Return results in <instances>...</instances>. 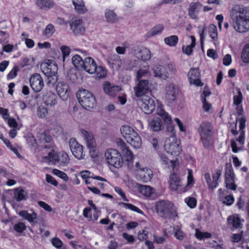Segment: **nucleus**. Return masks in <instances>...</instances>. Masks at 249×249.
Returning <instances> with one entry per match:
<instances>
[{"instance_id": "4d7b16f0", "label": "nucleus", "mask_w": 249, "mask_h": 249, "mask_svg": "<svg viewBox=\"0 0 249 249\" xmlns=\"http://www.w3.org/2000/svg\"><path fill=\"white\" fill-rule=\"evenodd\" d=\"M178 37L176 36H171L165 37L164 39L165 43L171 47L175 46L178 42Z\"/></svg>"}, {"instance_id": "a19ab883", "label": "nucleus", "mask_w": 249, "mask_h": 249, "mask_svg": "<svg viewBox=\"0 0 249 249\" xmlns=\"http://www.w3.org/2000/svg\"><path fill=\"white\" fill-rule=\"evenodd\" d=\"M36 4L42 9H50L54 6L53 0H36Z\"/></svg>"}, {"instance_id": "c756f323", "label": "nucleus", "mask_w": 249, "mask_h": 249, "mask_svg": "<svg viewBox=\"0 0 249 249\" xmlns=\"http://www.w3.org/2000/svg\"><path fill=\"white\" fill-rule=\"evenodd\" d=\"M39 138L38 144L41 145L45 148L50 147L52 146V139L50 135L45 132H42L38 136Z\"/></svg>"}, {"instance_id": "6ab92c4d", "label": "nucleus", "mask_w": 249, "mask_h": 249, "mask_svg": "<svg viewBox=\"0 0 249 249\" xmlns=\"http://www.w3.org/2000/svg\"><path fill=\"white\" fill-rule=\"evenodd\" d=\"M71 29L74 34L80 35L84 34L85 28L82 19L75 18L72 19L70 22Z\"/></svg>"}, {"instance_id": "052dcab7", "label": "nucleus", "mask_w": 249, "mask_h": 249, "mask_svg": "<svg viewBox=\"0 0 249 249\" xmlns=\"http://www.w3.org/2000/svg\"><path fill=\"white\" fill-rule=\"evenodd\" d=\"M187 171V182L186 185L184 186V187H186V189H187L188 187L190 188L192 187L195 183V179L193 175L192 170L188 169Z\"/></svg>"}, {"instance_id": "6e6d98bb", "label": "nucleus", "mask_w": 249, "mask_h": 249, "mask_svg": "<svg viewBox=\"0 0 249 249\" xmlns=\"http://www.w3.org/2000/svg\"><path fill=\"white\" fill-rule=\"evenodd\" d=\"M164 27L162 25H158L152 28L148 33L147 36L150 37L161 33Z\"/></svg>"}, {"instance_id": "e2e57ef3", "label": "nucleus", "mask_w": 249, "mask_h": 249, "mask_svg": "<svg viewBox=\"0 0 249 249\" xmlns=\"http://www.w3.org/2000/svg\"><path fill=\"white\" fill-rule=\"evenodd\" d=\"M97 78H102L106 76L107 71L106 69L102 66H96V71L95 72Z\"/></svg>"}, {"instance_id": "0eeeda50", "label": "nucleus", "mask_w": 249, "mask_h": 249, "mask_svg": "<svg viewBox=\"0 0 249 249\" xmlns=\"http://www.w3.org/2000/svg\"><path fill=\"white\" fill-rule=\"evenodd\" d=\"M156 212L161 216L166 217L176 211V207L171 202L168 200H160L155 205Z\"/></svg>"}, {"instance_id": "09e8293b", "label": "nucleus", "mask_w": 249, "mask_h": 249, "mask_svg": "<svg viewBox=\"0 0 249 249\" xmlns=\"http://www.w3.org/2000/svg\"><path fill=\"white\" fill-rule=\"evenodd\" d=\"M105 16L108 22L114 23L118 20L116 15L114 11L111 10H106L105 12Z\"/></svg>"}, {"instance_id": "b1692460", "label": "nucleus", "mask_w": 249, "mask_h": 249, "mask_svg": "<svg viewBox=\"0 0 249 249\" xmlns=\"http://www.w3.org/2000/svg\"><path fill=\"white\" fill-rule=\"evenodd\" d=\"M177 89L173 84H170L166 86L163 98L168 102L175 100Z\"/></svg>"}, {"instance_id": "49530a36", "label": "nucleus", "mask_w": 249, "mask_h": 249, "mask_svg": "<svg viewBox=\"0 0 249 249\" xmlns=\"http://www.w3.org/2000/svg\"><path fill=\"white\" fill-rule=\"evenodd\" d=\"M72 62L75 69H82L83 67L84 60H83L82 57L78 54L73 55L71 58Z\"/></svg>"}, {"instance_id": "3c124183", "label": "nucleus", "mask_w": 249, "mask_h": 249, "mask_svg": "<svg viewBox=\"0 0 249 249\" xmlns=\"http://www.w3.org/2000/svg\"><path fill=\"white\" fill-rule=\"evenodd\" d=\"M195 236L197 239L202 240L211 238L212 237V234L210 232H202L199 230L196 229L195 231Z\"/></svg>"}, {"instance_id": "0e129e2a", "label": "nucleus", "mask_w": 249, "mask_h": 249, "mask_svg": "<svg viewBox=\"0 0 249 249\" xmlns=\"http://www.w3.org/2000/svg\"><path fill=\"white\" fill-rule=\"evenodd\" d=\"M201 138L204 147L209 148L212 145L211 136H207L204 133H202Z\"/></svg>"}, {"instance_id": "de8ad7c7", "label": "nucleus", "mask_w": 249, "mask_h": 249, "mask_svg": "<svg viewBox=\"0 0 249 249\" xmlns=\"http://www.w3.org/2000/svg\"><path fill=\"white\" fill-rule=\"evenodd\" d=\"M79 71L75 68L70 69L68 73V79L72 83H77L78 80Z\"/></svg>"}, {"instance_id": "13d9d810", "label": "nucleus", "mask_w": 249, "mask_h": 249, "mask_svg": "<svg viewBox=\"0 0 249 249\" xmlns=\"http://www.w3.org/2000/svg\"><path fill=\"white\" fill-rule=\"evenodd\" d=\"M52 173L57 177L63 180L64 181H68L69 179V177L66 173L57 169H54Z\"/></svg>"}, {"instance_id": "f3484780", "label": "nucleus", "mask_w": 249, "mask_h": 249, "mask_svg": "<svg viewBox=\"0 0 249 249\" xmlns=\"http://www.w3.org/2000/svg\"><path fill=\"white\" fill-rule=\"evenodd\" d=\"M138 83L134 88L135 94L137 97L143 96L149 89V82L147 80H137Z\"/></svg>"}, {"instance_id": "7c9ffc66", "label": "nucleus", "mask_w": 249, "mask_h": 249, "mask_svg": "<svg viewBox=\"0 0 249 249\" xmlns=\"http://www.w3.org/2000/svg\"><path fill=\"white\" fill-rule=\"evenodd\" d=\"M160 162L166 167H170L174 170L179 165L178 159L169 160L164 154H160Z\"/></svg>"}, {"instance_id": "9d476101", "label": "nucleus", "mask_w": 249, "mask_h": 249, "mask_svg": "<svg viewBox=\"0 0 249 249\" xmlns=\"http://www.w3.org/2000/svg\"><path fill=\"white\" fill-rule=\"evenodd\" d=\"M137 169L136 178L144 182L149 181L153 177L152 171L148 168L142 167L139 162L135 164Z\"/></svg>"}, {"instance_id": "2f4dec72", "label": "nucleus", "mask_w": 249, "mask_h": 249, "mask_svg": "<svg viewBox=\"0 0 249 249\" xmlns=\"http://www.w3.org/2000/svg\"><path fill=\"white\" fill-rule=\"evenodd\" d=\"M164 70V69L160 66L156 65L152 68L154 76L162 80L166 79L169 77V75L171 74V72L169 73L168 72H165Z\"/></svg>"}, {"instance_id": "1a4fd4ad", "label": "nucleus", "mask_w": 249, "mask_h": 249, "mask_svg": "<svg viewBox=\"0 0 249 249\" xmlns=\"http://www.w3.org/2000/svg\"><path fill=\"white\" fill-rule=\"evenodd\" d=\"M42 72L48 78H52L53 80L57 79V66L52 60H48L41 65Z\"/></svg>"}, {"instance_id": "864d4df0", "label": "nucleus", "mask_w": 249, "mask_h": 249, "mask_svg": "<svg viewBox=\"0 0 249 249\" xmlns=\"http://www.w3.org/2000/svg\"><path fill=\"white\" fill-rule=\"evenodd\" d=\"M149 67L147 65H145L143 66L142 68H141L137 72V80H140L142 77L147 75L149 72Z\"/></svg>"}, {"instance_id": "603ef678", "label": "nucleus", "mask_w": 249, "mask_h": 249, "mask_svg": "<svg viewBox=\"0 0 249 249\" xmlns=\"http://www.w3.org/2000/svg\"><path fill=\"white\" fill-rule=\"evenodd\" d=\"M225 180L233 179L235 180V175L234 173L233 168L231 165H227L225 169Z\"/></svg>"}, {"instance_id": "c03bdc74", "label": "nucleus", "mask_w": 249, "mask_h": 249, "mask_svg": "<svg viewBox=\"0 0 249 249\" xmlns=\"http://www.w3.org/2000/svg\"><path fill=\"white\" fill-rule=\"evenodd\" d=\"M227 221L230 225H232L235 228H239L242 221L239 216L236 214L229 216L227 219Z\"/></svg>"}, {"instance_id": "8fccbe9b", "label": "nucleus", "mask_w": 249, "mask_h": 249, "mask_svg": "<svg viewBox=\"0 0 249 249\" xmlns=\"http://www.w3.org/2000/svg\"><path fill=\"white\" fill-rule=\"evenodd\" d=\"M241 58L244 63H249V43L247 44L243 47L241 54Z\"/></svg>"}, {"instance_id": "393cba45", "label": "nucleus", "mask_w": 249, "mask_h": 249, "mask_svg": "<svg viewBox=\"0 0 249 249\" xmlns=\"http://www.w3.org/2000/svg\"><path fill=\"white\" fill-rule=\"evenodd\" d=\"M136 187L138 191L145 196L153 197L157 196L155 190L149 186L136 184Z\"/></svg>"}, {"instance_id": "473e14b6", "label": "nucleus", "mask_w": 249, "mask_h": 249, "mask_svg": "<svg viewBox=\"0 0 249 249\" xmlns=\"http://www.w3.org/2000/svg\"><path fill=\"white\" fill-rule=\"evenodd\" d=\"M201 8L202 5L199 2L191 3L188 8V14L189 16L193 19H196Z\"/></svg>"}, {"instance_id": "338daca9", "label": "nucleus", "mask_w": 249, "mask_h": 249, "mask_svg": "<svg viewBox=\"0 0 249 249\" xmlns=\"http://www.w3.org/2000/svg\"><path fill=\"white\" fill-rule=\"evenodd\" d=\"M54 32L55 28L54 26L52 24H50L46 27L44 32V35L47 37L49 38L52 36Z\"/></svg>"}, {"instance_id": "58836bf2", "label": "nucleus", "mask_w": 249, "mask_h": 249, "mask_svg": "<svg viewBox=\"0 0 249 249\" xmlns=\"http://www.w3.org/2000/svg\"><path fill=\"white\" fill-rule=\"evenodd\" d=\"M121 150L124 159L127 162H132L133 160V154L131 151L126 146L124 143L121 144Z\"/></svg>"}, {"instance_id": "c9c22d12", "label": "nucleus", "mask_w": 249, "mask_h": 249, "mask_svg": "<svg viewBox=\"0 0 249 249\" xmlns=\"http://www.w3.org/2000/svg\"><path fill=\"white\" fill-rule=\"evenodd\" d=\"M120 132L122 136L127 141L132 137L134 133H136L137 132L135 131L132 127L129 125H125L122 126L120 128Z\"/></svg>"}, {"instance_id": "72a5a7b5", "label": "nucleus", "mask_w": 249, "mask_h": 249, "mask_svg": "<svg viewBox=\"0 0 249 249\" xmlns=\"http://www.w3.org/2000/svg\"><path fill=\"white\" fill-rule=\"evenodd\" d=\"M72 3L76 13L79 14H84L88 11V9L83 0H72Z\"/></svg>"}, {"instance_id": "4be33fe9", "label": "nucleus", "mask_w": 249, "mask_h": 249, "mask_svg": "<svg viewBox=\"0 0 249 249\" xmlns=\"http://www.w3.org/2000/svg\"><path fill=\"white\" fill-rule=\"evenodd\" d=\"M56 89L58 94L63 100H66L70 95L69 86L64 82H58Z\"/></svg>"}, {"instance_id": "f03ea898", "label": "nucleus", "mask_w": 249, "mask_h": 249, "mask_svg": "<svg viewBox=\"0 0 249 249\" xmlns=\"http://www.w3.org/2000/svg\"><path fill=\"white\" fill-rule=\"evenodd\" d=\"M70 157L65 151L58 152L52 150L42 158V161L49 165H56L59 167L67 166L70 162Z\"/></svg>"}, {"instance_id": "680f3d73", "label": "nucleus", "mask_w": 249, "mask_h": 249, "mask_svg": "<svg viewBox=\"0 0 249 249\" xmlns=\"http://www.w3.org/2000/svg\"><path fill=\"white\" fill-rule=\"evenodd\" d=\"M36 63V60L34 57L30 56L29 57L24 58L22 62V67L29 66L31 68L33 67Z\"/></svg>"}, {"instance_id": "20e7f679", "label": "nucleus", "mask_w": 249, "mask_h": 249, "mask_svg": "<svg viewBox=\"0 0 249 249\" xmlns=\"http://www.w3.org/2000/svg\"><path fill=\"white\" fill-rule=\"evenodd\" d=\"M164 149L167 153L174 156H178L181 153L180 142L177 139L173 127L171 129V136L165 142Z\"/></svg>"}, {"instance_id": "4c0bfd02", "label": "nucleus", "mask_w": 249, "mask_h": 249, "mask_svg": "<svg viewBox=\"0 0 249 249\" xmlns=\"http://www.w3.org/2000/svg\"><path fill=\"white\" fill-rule=\"evenodd\" d=\"M126 142L133 147L136 149L140 148L142 144L141 138L137 132L134 133V134L132 135V137Z\"/></svg>"}, {"instance_id": "7ed1b4c3", "label": "nucleus", "mask_w": 249, "mask_h": 249, "mask_svg": "<svg viewBox=\"0 0 249 249\" xmlns=\"http://www.w3.org/2000/svg\"><path fill=\"white\" fill-rule=\"evenodd\" d=\"M239 123V135L236 138V141L232 140L231 141V147L232 151L236 153L242 150V146L245 143V137L244 129L246 125V119L245 116H242L236 120V123Z\"/></svg>"}, {"instance_id": "cd10ccee", "label": "nucleus", "mask_w": 249, "mask_h": 249, "mask_svg": "<svg viewBox=\"0 0 249 249\" xmlns=\"http://www.w3.org/2000/svg\"><path fill=\"white\" fill-rule=\"evenodd\" d=\"M227 191L220 188L218 190L219 198L226 205H231L234 201V198L231 195H227Z\"/></svg>"}, {"instance_id": "39448f33", "label": "nucleus", "mask_w": 249, "mask_h": 249, "mask_svg": "<svg viewBox=\"0 0 249 249\" xmlns=\"http://www.w3.org/2000/svg\"><path fill=\"white\" fill-rule=\"evenodd\" d=\"M77 96L79 103L83 108L89 110L95 107V98L89 91L86 89L80 90L77 92Z\"/></svg>"}, {"instance_id": "a18cd8bd", "label": "nucleus", "mask_w": 249, "mask_h": 249, "mask_svg": "<svg viewBox=\"0 0 249 249\" xmlns=\"http://www.w3.org/2000/svg\"><path fill=\"white\" fill-rule=\"evenodd\" d=\"M208 32L210 37L214 42V45H216L215 41L218 39L217 30L216 26L214 24H210L208 27Z\"/></svg>"}, {"instance_id": "2eb2a0df", "label": "nucleus", "mask_w": 249, "mask_h": 249, "mask_svg": "<svg viewBox=\"0 0 249 249\" xmlns=\"http://www.w3.org/2000/svg\"><path fill=\"white\" fill-rule=\"evenodd\" d=\"M69 145L72 155L76 159L80 160L84 158L85 154L83 151V147L75 139H70Z\"/></svg>"}, {"instance_id": "412c9836", "label": "nucleus", "mask_w": 249, "mask_h": 249, "mask_svg": "<svg viewBox=\"0 0 249 249\" xmlns=\"http://www.w3.org/2000/svg\"><path fill=\"white\" fill-rule=\"evenodd\" d=\"M190 84L196 86H201L202 84L200 80V71L197 68L191 69L188 74Z\"/></svg>"}, {"instance_id": "5fc2aeb1", "label": "nucleus", "mask_w": 249, "mask_h": 249, "mask_svg": "<svg viewBox=\"0 0 249 249\" xmlns=\"http://www.w3.org/2000/svg\"><path fill=\"white\" fill-rule=\"evenodd\" d=\"M53 246L57 249H67L66 246L58 237H53L51 240Z\"/></svg>"}, {"instance_id": "c85d7f7f", "label": "nucleus", "mask_w": 249, "mask_h": 249, "mask_svg": "<svg viewBox=\"0 0 249 249\" xmlns=\"http://www.w3.org/2000/svg\"><path fill=\"white\" fill-rule=\"evenodd\" d=\"M56 95L51 91L46 92L43 96V103L48 106L53 107L57 103Z\"/></svg>"}, {"instance_id": "f704fd0d", "label": "nucleus", "mask_w": 249, "mask_h": 249, "mask_svg": "<svg viewBox=\"0 0 249 249\" xmlns=\"http://www.w3.org/2000/svg\"><path fill=\"white\" fill-rule=\"evenodd\" d=\"M162 124L161 119L158 117H154L149 121L148 128L153 131H159L161 130Z\"/></svg>"}, {"instance_id": "dca6fc26", "label": "nucleus", "mask_w": 249, "mask_h": 249, "mask_svg": "<svg viewBox=\"0 0 249 249\" xmlns=\"http://www.w3.org/2000/svg\"><path fill=\"white\" fill-rule=\"evenodd\" d=\"M30 85L32 89L36 92H39L44 86L43 79L39 73L32 74L29 80Z\"/></svg>"}, {"instance_id": "6e6552de", "label": "nucleus", "mask_w": 249, "mask_h": 249, "mask_svg": "<svg viewBox=\"0 0 249 249\" xmlns=\"http://www.w3.org/2000/svg\"><path fill=\"white\" fill-rule=\"evenodd\" d=\"M81 132L86 142L87 146L89 149L91 157H97L99 153L97 148L96 142L92 134L85 130H82Z\"/></svg>"}, {"instance_id": "ea45409f", "label": "nucleus", "mask_w": 249, "mask_h": 249, "mask_svg": "<svg viewBox=\"0 0 249 249\" xmlns=\"http://www.w3.org/2000/svg\"><path fill=\"white\" fill-rule=\"evenodd\" d=\"M212 126L210 123L203 122L200 125L199 131L200 136H202V133H204L207 136H212Z\"/></svg>"}, {"instance_id": "e433bc0d", "label": "nucleus", "mask_w": 249, "mask_h": 249, "mask_svg": "<svg viewBox=\"0 0 249 249\" xmlns=\"http://www.w3.org/2000/svg\"><path fill=\"white\" fill-rule=\"evenodd\" d=\"M233 100V104L236 106L237 113L239 115H241L242 113L243 110L240 105L243 100V95L239 89H237V94L234 95Z\"/></svg>"}, {"instance_id": "bb28decb", "label": "nucleus", "mask_w": 249, "mask_h": 249, "mask_svg": "<svg viewBox=\"0 0 249 249\" xmlns=\"http://www.w3.org/2000/svg\"><path fill=\"white\" fill-rule=\"evenodd\" d=\"M96 66L97 64L94 60L90 57H88L84 59L82 69L89 74H94L96 71Z\"/></svg>"}, {"instance_id": "f257e3e1", "label": "nucleus", "mask_w": 249, "mask_h": 249, "mask_svg": "<svg viewBox=\"0 0 249 249\" xmlns=\"http://www.w3.org/2000/svg\"><path fill=\"white\" fill-rule=\"evenodd\" d=\"M234 29L240 33L249 31V7L237 4L231 11Z\"/></svg>"}, {"instance_id": "ddd939ff", "label": "nucleus", "mask_w": 249, "mask_h": 249, "mask_svg": "<svg viewBox=\"0 0 249 249\" xmlns=\"http://www.w3.org/2000/svg\"><path fill=\"white\" fill-rule=\"evenodd\" d=\"M138 104L145 114L152 113L156 108V103L154 99L148 96H143Z\"/></svg>"}, {"instance_id": "37998d69", "label": "nucleus", "mask_w": 249, "mask_h": 249, "mask_svg": "<svg viewBox=\"0 0 249 249\" xmlns=\"http://www.w3.org/2000/svg\"><path fill=\"white\" fill-rule=\"evenodd\" d=\"M191 40V44L187 45L186 46H183L182 48V52L183 53L190 55L193 52V49L195 47L196 45V38L194 36H189Z\"/></svg>"}, {"instance_id": "423d86ee", "label": "nucleus", "mask_w": 249, "mask_h": 249, "mask_svg": "<svg viewBox=\"0 0 249 249\" xmlns=\"http://www.w3.org/2000/svg\"><path fill=\"white\" fill-rule=\"evenodd\" d=\"M105 160L109 165L115 168H120L123 164L122 154L116 149L108 148L105 152Z\"/></svg>"}, {"instance_id": "4468645a", "label": "nucleus", "mask_w": 249, "mask_h": 249, "mask_svg": "<svg viewBox=\"0 0 249 249\" xmlns=\"http://www.w3.org/2000/svg\"><path fill=\"white\" fill-rule=\"evenodd\" d=\"M169 186L171 190L178 193H185L187 191L186 187L182 183L181 180L176 174H172L170 177Z\"/></svg>"}, {"instance_id": "a211bd4d", "label": "nucleus", "mask_w": 249, "mask_h": 249, "mask_svg": "<svg viewBox=\"0 0 249 249\" xmlns=\"http://www.w3.org/2000/svg\"><path fill=\"white\" fill-rule=\"evenodd\" d=\"M102 87L105 93L111 97H116L117 94L122 90L121 86L114 85L108 81L104 82Z\"/></svg>"}, {"instance_id": "9b49d317", "label": "nucleus", "mask_w": 249, "mask_h": 249, "mask_svg": "<svg viewBox=\"0 0 249 249\" xmlns=\"http://www.w3.org/2000/svg\"><path fill=\"white\" fill-rule=\"evenodd\" d=\"M90 207H86L83 210L84 216L89 220L96 221L100 215V211L97 208L92 200L88 201Z\"/></svg>"}, {"instance_id": "79ce46f5", "label": "nucleus", "mask_w": 249, "mask_h": 249, "mask_svg": "<svg viewBox=\"0 0 249 249\" xmlns=\"http://www.w3.org/2000/svg\"><path fill=\"white\" fill-rule=\"evenodd\" d=\"M27 196V192L21 188H17L14 190V197L18 201L25 200Z\"/></svg>"}, {"instance_id": "5701e85b", "label": "nucleus", "mask_w": 249, "mask_h": 249, "mask_svg": "<svg viewBox=\"0 0 249 249\" xmlns=\"http://www.w3.org/2000/svg\"><path fill=\"white\" fill-rule=\"evenodd\" d=\"M134 53L137 58L143 61H147L151 58L149 50L143 47H136L134 49Z\"/></svg>"}, {"instance_id": "aec40b11", "label": "nucleus", "mask_w": 249, "mask_h": 249, "mask_svg": "<svg viewBox=\"0 0 249 249\" xmlns=\"http://www.w3.org/2000/svg\"><path fill=\"white\" fill-rule=\"evenodd\" d=\"M156 112L158 115L161 118L165 124H169L172 123L171 116L164 110L163 105L159 101H157Z\"/></svg>"}, {"instance_id": "f8f14e48", "label": "nucleus", "mask_w": 249, "mask_h": 249, "mask_svg": "<svg viewBox=\"0 0 249 249\" xmlns=\"http://www.w3.org/2000/svg\"><path fill=\"white\" fill-rule=\"evenodd\" d=\"M222 175V169H217L214 170L212 175V179L209 173L204 174V178L207 184L208 187L210 190H213L218 186V179Z\"/></svg>"}, {"instance_id": "bf43d9fd", "label": "nucleus", "mask_w": 249, "mask_h": 249, "mask_svg": "<svg viewBox=\"0 0 249 249\" xmlns=\"http://www.w3.org/2000/svg\"><path fill=\"white\" fill-rule=\"evenodd\" d=\"M174 235L178 240H182L185 237V233L181 230V228L178 226H175L174 228Z\"/></svg>"}, {"instance_id": "774afa93", "label": "nucleus", "mask_w": 249, "mask_h": 249, "mask_svg": "<svg viewBox=\"0 0 249 249\" xmlns=\"http://www.w3.org/2000/svg\"><path fill=\"white\" fill-rule=\"evenodd\" d=\"M37 114L39 117L44 118L48 115V110L44 106H40L37 108Z\"/></svg>"}, {"instance_id": "69168bd1", "label": "nucleus", "mask_w": 249, "mask_h": 249, "mask_svg": "<svg viewBox=\"0 0 249 249\" xmlns=\"http://www.w3.org/2000/svg\"><path fill=\"white\" fill-rule=\"evenodd\" d=\"M120 205L123 206L126 209H129L132 211L137 212L138 213L143 214V212L139 209L137 207L130 204V203H121Z\"/></svg>"}, {"instance_id": "a878e982", "label": "nucleus", "mask_w": 249, "mask_h": 249, "mask_svg": "<svg viewBox=\"0 0 249 249\" xmlns=\"http://www.w3.org/2000/svg\"><path fill=\"white\" fill-rule=\"evenodd\" d=\"M30 212L31 213H29L26 210H22L20 211L18 214L21 217L27 220L30 223L32 224H36L37 214L32 210H30Z\"/></svg>"}]
</instances>
